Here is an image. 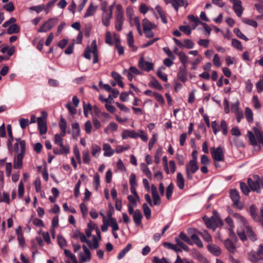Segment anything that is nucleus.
<instances>
[{
  "instance_id": "28",
  "label": "nucleus",
  "mask_w": 263,
  "mask_h": 263,
  "mask_svg": "<svg viewBox=\"0 0 263 263\" xmlns=\"http://www.w3.org/2000/svg\"><path fill=\"white\" fill-rule=\"evenodd\" d=\"M127 42L128 46L132 48L133 51H136L137 50V48L134 46V40L133 32L129 31L127 34Z\"/></svg>"
},
{
  "instance_id": "21",
  "label": "nucleus",
  "mask_w": 263,
  "mask_h": 263,
  "mask_svg": "<svg viewBox=\"0 0 263 263\" xmlns=\"http://www.w3.org/2000/svg\"><path fill=\"white\" fill-rule=\"evenodd\" d=\"M187 70L186 67H180L177 73V78L182 82H185L187 80Z\"/></svg>"
},
{
  "instance_id": "37",
  "label": "nucleus",
  "mask_w": 263,
  "mask_h": 263,
  "mask_svg": "<svg viewBox=\"0 0 263 263\" xmlns=\"http://www.w3.org/2000/svg\"><path fill=\"white\" fill-rule=\"evenodd\" d=\"M93 243L89 240L88 242V246L90 249H96L99 247V239L95 235L92 237Z\"/></svg>"
},
{
  "instance_id": "14",
  "label": "nucleus",
  "mask_w": 263,
  "mask_h": 263,
  "mask_svg": "<svg viewBox=\"0 0 263 263\" xmlns=\"http://www.w3.org/2000/svg\"><path fill=\"white\" fill-rule=\"evenodd\" d=\"M138 66L141 69L146 71H149L154 68V64L152 63L144 61L143 58L140 59Z\"/></svg>"
},
{
  "instance_id": "34",
  "label": "nucleus",
  "mask_w": 263,
  "mask_h": 263,
  "mask_svg": "<svg viewBox=\"0 0 263 263\" xmlns=\"http://www.w3.org/2000/svg\"><path fill=\"white\" fill-rule=\"evenodd\" d=\"M142 215L139 210H136L133 214V219L137 226H139L141 222Z\"/></svg>"
},
{
  "instance_id": "35",
  "label": "nucleus",
  "mask_w": 263,
  "mask_h": 263,
  "mask_svg": "<svg viewBox=\"0 0 263 263\" xmlns=\"http://www.w3.org/2000/svg\"><path fill=\"white\" fill-rule=\"evenodd\" d=\"M59 127L61 129L62 136H65L66 133L67 122L62 117L60 119Z\"/></svg>"
},
{
  "instance_id": "43",
  "label": "nucleus",
  "mask_w": 263,
  "mask_h": 263,
  "mask_svg": "<svg viewBox=\"0 0 263 263\" xmlns=\"http://www.w3.org/2000/svg\"><path fill=\"white\" fill-rule=\"evenodd\" d=\"M254 134L257 137L258 141L259 143H263V133L258 129L257 127H253V128Z\"/></svg>"
},
{
  "instance_id": "60",
  "label": "nucleus",
  "mask_w": 263,
  "mask_h": 263,
  "mask_svg": "<svg viewBox=\"0 0 263 263\" xmlns=\"http://www.w3.org/2000/svg\"><path fill=\"white\" fill-rule=\"evenodd\" d=\"M84 129L86 133L89 134L91 133L92 129V126L91 122L88 120L84 124Z\"/></svg>"
},
{
  "instance_id": "59",
  "label": "nucleus",
  "mask_w": 263,
  "mask_h": 263,
  "mask_svg": "<svg viewBox=\"0 0 263 263\" xmlns=\"http://www.w3.org/2000/svg\"><path fill=\"white\" fill-rule=\"evenodd\" d=\"M248 136L249 137V139L251 144L254 146L256 145H257V141L255 139L254 134L251 131H248Z\"/></svg>"
},
{
  "instance_id": "31",
  "label": "nucleus",
  "mask_w": 263,
  "mask_h": 263,
  "mask_svg": "<svg viewBox=\"0 0 263 263\" xmlns=\"http://www.w3.org/2000/svg\"><path fill=\"white\" fill-rule=\"evenodd\" d=\"M106 221L108 226L112 228V231H116L119 230V226L115 218L109 216V219H106Z\"/></svg>"
},
{
  "instance_id": "5",
  "label": "nucleus",
  "mask_w": 263,
  "mask_h": 263,
  "mask_svg": "<svg viewBox=\"0 0 263 263\" xmlns=\"http://www.w3.org/2000/svg\"><path fill=\"white\" fill-rule=\"evenodd\" d=\"M42 117H38L37 118V122L40 134L44 135L46 133L47 130L46 122V119L47 118V114L46 111H43L42 112Z\"/></svg>"
},
{
  "instance_id": "42",
  "label": "nucleus",
  "mask_w": 263,
  "mask_h": 263,
  "mask_svg": "<svg viewBox=\"0 0 263 263\" xmlns=\"http://www.w3.org/2000/svg\"><path fill=\"white\" fill-rule=\"evenodd\" d=\"M20 27L16 24H13L9 26L7 30V32L9 34L16 33L20 31Z\"/></svg>"
},
{
  "instance_id": "23",
  "label": "nucleus",
  "mask_w": 263,
  "mask_h": 263,
  "mask_svg": "<svg viewBox=\"0 0 263 263\" xmlns=\"http://www.w3.org/2000/svg\"><path fill=\"white\" fill-rule=\"evenodd\" d=\"M84 253L86 256V257H85V256L82 254V252H80L79 254V258L81 262L83 263L85 262H89L91 259V253L88 248L86 250H84Z\"/></svg>"
},
{
  "instance_id": "3",
  "label": "nucleus",
  "mask_w": 263,
  "mask_h": 263,
  "mask_svg": "<svg viewBox=\"0 0 263 263\" xmlns=\"http://www.w3.org/2000/svg\"><path fill=\"white\" fill-rule=\"evenodd\" d=\"M199 169L197 162L190 161L185 165L186 177L189 180L193 179L192 175L195 174Z\"/></svg>"
},
{
  "instance_id": "41",
  "label": "nucleus",
  "mask_w": 263,
  "mask_h": 263,
  "mask_svg": "<svg viewBox=\"0 0 263 263\" xmlns=\"http://www.w3.org/2000/svg\"><path fill=\"white\" fill-rule=\"evenodd\" d=\"M198 233L202 237V238L208 242L212 241V236L207 231H204L203 232H198Z\"/></svg>"
},
{
  "instance_id": "53",
  "label": "nucleus",
  "mask_w": 263,
  "mask_h": 263,
  "mask_svg": "<svg viewBox=\"0 0 263 263\" xmlns=\"http://www.w3.org/2000/svg\"><path fill=\"white\" fill-rule=\"evenodd\" d=\"M116 48L117 49L119 55H122L124 53V47L120 45V40L119 39H117L115 42Z\"/></svg>"
},
{
  "instance_id": "6",
  "label": "nucleus",
  "mask_w": 263,
  "mask_h": 263,
  "mask_svg": "<svg viewBox=\"0 0 263 263\" xmlns=\"http://www.w3.org/2000/svg\"><path fill=\"white\" fill-rule=\"evenodd\" d=\"M117 13L116 16L115 28L118 31H121L124 21L123 12L120 5L117 6Z\"/></svg>"
},
{
  "instance_id": "32",
  "label": "nucleus",
  "mask_w": 263,
  "mask_h": 263,
  "mask_svg": "<svg viewBox=\"0 0 263 263\" xmlns=\"http://www.w3.org/2000/svg\"><path fill=\"white\" fill-rule=\"evenodd\" d=\"M245 225L246 227V233L247 234V236L252 240L255 241L257 239V237L255 233H254L252 228L250 227Z\"/></svg>"
},
{
  "instance_id": "29",
  "label": "nucleus",
  "mask_w": 263,
  "mask_h": 263,
  "mask_svg": "<svg viewBox=\"0 0 263 263\" xmlns=\"http://www.w3.org/2000/svg\"><path fill=\"white\" fill-rule=\"evenodd\" d=\"M224 244L226 248L229 252L231 253H234L235 252L236 247L230 239H226L224 242Z\"/></svg>"
},
{
  "instance_id": "45",
  "label": "nucleus",
  "mask_w": 263,
  "mask_h": 263,
  "mask_svg": "<svg viewBox=\"0 0 263 263\" xmlns=\"http://www.w3.org/2000/svg\"><path fill=\"white\" fill-rule=\"evenodd\" d=\"M191 239L194 241L198 247L202 248L203 247V243L199 237L196 234H193L191 236Z\"/></svg>"
},
{
  "instance_id": "48",
  "label": "nucleus",
  "mask_w": 263,
  "mask_h": 263,
  "mask_svg": "<svg viewBox=\"0 0 263 263\" xmlns=\"http://www.w3.org/2000/svg\"><path fill=\"white\" fill-rule=\"evenodd\" d=\"M163 246L167 249L173 250L177 252H181V250L179 248L177 245H174L170 242H164Z\"/></svg>"
},
{
  "instance_id": "8",
  "label": "nucleus",
  "mask_w": 263,
  "mask_h": 263,
  "mask_svg": "<svg viewBox=\"0 0 263 263\" xmlns=\"http://www.w3.org/2000/svg\"><path fill=\"white\" fill-rule=\"evenodd\" d=\"M212 156L215 161H223L224 160L223 150L222 147L219 146L216 148H211Z\"/></svg>"
},
{
  "instance_id": "15",
  "label": "nucleus",
  "mask_w": 263,
  "mask_h": 263,
  "mask_svg": "<svg viewBox=\"0 0 263 263\" xmlns=\"http://www.w3.org/2000/svg\"><path fill=\"white\" fill-rule=\"evenodd\" d=\"M172 7L176 12L178 11L179 8L181 7H187L189 3L187 0H171V3Z\"/></svg>"
},
{
  "instance_id": "38",
  "label": "nucleus",
  "mask_w": 263,
  "mask_h": 263,
  "mask_svg": "<svg viewBox=\"0 0 263 263\" xmlns=\"http://www.w3.org/2000/svg\"><path fill=\"white\" fill-rule=\"evenodd\" d=\"M72 137L77 138L80 135V128L78 123L76 122L72 124Z\"/></svg>"
},
{
  "instance_id": "10",
  "label": "nucleus",
  "mask_w": 263,
  "mask_h": 263,
  "mask_svg": "<svg viewBox=\"0 0 263 263\" xmlns=\"http://www.w3.org/2000/svg\"><path fill=\"white\" fill-rule=\"evenodd\" d=\"M123 74L127 77L129 81H132L134 75H140L141 72L136 67L131 66L128 70L124 69Z\"/></svg>"
},
{
  "instance_id": "18",
  "label": "nucleus",
  "mask_w": 263,
  "mask_h": 263,
  "mask_svg": "<svg viewBox=\"0 0 263 263\" xmlns=\"http://www.w3.org/2000/svg\"><path fill=\"white\" fill-rule=\"evenodd\" d=\"M121 136L123 139H127L129 137L136 139L139 137V134L137 133L133 130L126 129L123 131Z\"/></svg>"
},
{
  "instance_id": "39",
  "label": "nucleus",
  "mask_w": 263,
  "mask_h": 263,
  "mask_svg": "<svg viewBox=\"0 0 263 263\" xmlns=\"http://www.w3.org/2000/svg\"><path fill=\"white\" fill-rule=\"evenodd\" d=\"M204 222L206 225V226L214 230L215 229L216 227V222L215 218H211L210 219H205L204 218Z\"/></svg>"
},
{
  "instance_id": "57",
  "label": "nucleus",
  "mask_w": 263,
  "mask_h": 263,
  "mask_svg": "<svg viewBox=\"0 0 263 263\" xmlns=\"http://www.w3.org/2000/svg\"><path fill=\"white\" fill-rule=\"evenodd\" d=\"M245 114L247 120L249 122H252L253 119V116L251 109L248 107L246 108L245 110Z\"/></svg>"
},
{
  "instance_id": "16",
  "label": "nucleus",
  "mask_w": 263,
  "mask_h": 263,
  "mask_svg": "<svg viewBox=\"0 0 263 263\" xmlns=\"http://www.w3.org/2000/svg\"><path fill=\"white\" fill-rule=\"evenodd\" d=\"M152 195L153 199V203L155 205H159L161 203V199L158 194L157 189L154 184L151 186Z\"/></svg>"
},
{
  "instance_id": "58",
  "label": "nucleus",
  "mask_w": 263,
  "mask_h": 263,
  "mask_svg": "<svg viewBox=\"0 0 263 263\" xmlns=\"http://www.w3.org/2000/svg\"><path fill=\"white\" fill-rule=\"evenodd\" d=\"M174 185L171 183L166 188V196L167 199H170L173 192Z\"/></svg>"
},
{
  "instance_id": "1",
  "label": "nucleus",
  "mask_w": 263,
  "mask_h": 263,
  "mask_svg": "<svg viewBox=\"0 0 263 263\" xmlns=\"http://www.w3.org/2000/svg\"><path fill=\"white\" fill-rule=\"evenodd\" d=\"M91 53L93 54V63L96 64L98 62V51L97 46V42L95 40L91 42L90 46H87L84 53V57L88 60L91 59Z\"/></svg>"
},
{
  "instance_id": "52",
  "label": "nucleus",
  "mask_w": 263,
  "mask_h": 263,
  "mask_svg": "<svg viewBox=\"0 0 263 263\" xmlns=\"http://www.w3.org/2000/svg\"><path fill=\"white\" fill-rule=\"evenodd\" d=\"M175 241L176 242L177 246L178 247H181L183 250L189 252V247L179 238H175Z\"/></svg>"
},
{
  "instance_id": "9",
  "label": "nucleus",
  "mask_w": 263,
  "mask_h": 263,
  "mask_svg": "<svg viewBox=\"0 0 263 263\" xmlns=\"http://www.w3.org/2000/svg\"><path fill=\"white\" fill-rule=\"evenodd\" d=\"M65 136H62V134H57L54 135V142L55 144L59 145L61 148H63L65 151V154H67L69 153V146L68 145H64L63 144V137Z\"/></svg>"
},
{
  "instance_id": "55",
  "label": "nucleus",
  "mask_w": 263,
  "mask_h": 263,
  "mask_svg": "<svg viewBox=\"0 0 263 263\" xmlns=\"http://www.w3.org/2000/svg\"><path fill=\"white\" fill-rule=\"evenodd\" d=\"M240 187L241 192L246 195H248L250 192V187L244 182H240Z\"/></svg>"
},
{
  "instance_id": "40",
  "label": "nucleus",
  "mask_w": 263,
  "mask_h": 263,
  "mask_svg": "<svg viewBox=\"0 0 263 263\" xmlns=\"http://www.w3.org/2000/svg\"><path fill=\"white\" fill-rule=\"evenodd\" d=\"M97 7L93 6L92 4H91L87 8L84 15V17H87L88 16L92 15L95 13Z\"/></svg>"
},
{
  "instance_id": "64",
  "label": "nucleus",
  "mask_w": 263,
  "mask_h": 263,
  "mask_svg": "<svg viewBox=\"0 0 263 263\" xmlns=\"http://www.w3.org/2000/svg\"><path fill=\"white\" fill-rule=\"evenodd\" d=\"M213 64L217 67H219L221 66V64L220 57L217 53L214 55V57L213 59Z\"/></svg>"
},
{
  "instance_id": "50",
  "label": "nucleus",
  "mask_w": 263,
  "mask_h": 263,
  "mask_svg": "<svg viewBox=\"0 0 263 263\" xmlns=\"http://www.w3.org/2000/svg\"><path fill=\"white\" fill-rule=\"evenodd\" d=\"M143 210L144 214V215L147 219L150 218L151 216V210L147 205V204L145 203L143 204L142 205Z\"/></svg>"
},
{
  "instance_id": "30",
  "label": "nucleus",
  "mask_w": 263,
  "mask_h": 263,
  "mask_svg": "<svg viewBox=\"0 0 263 263\" xmlns=\"http://www.w3.org/2000/svg\"><path fill=\"white\" fill-rule=\"evenodd\" d=\"M249 259L252 262L256 263L259 260L263 259V257L259 256L257 252L251 251L248 254Z\"/></svg>"
},
{
  "instance_id": "51",
  "label": "nucleus",
  "mask_w": 263,
  "mask_h": 263,
  "mask_svg": "<svg viewBox=\"0 0 263 263\" xmlns=\"http://www.w3.org/2000/svg\"><path fill=\"white\" fill-rule=\"evenodd\" d=\"M132 248V245L130 243H128L126 247L124 248L118 254V258L119 259H121L122 258L125 254L128 252L130 249Z\"/></svg>"
},
{
  "instance_id": "22",
  "label": "nucleus",
  "mask_w": 263,
  "mask_h": 263,
  "mask_svg": "<svg viewBox=\"0 0 263 263\" xmlns=\"http://www.w3.org/2000/svg\"><path fill=\"white\" fill-rule=\"evenodd\" d=\"M84 253L86 256V257H85V256L82 254V252H80L79 254V258L81 262L83 263L85 262H89L91 259V253L88 248L86 250H84Z\"/></svg>"
},
{
  "instance_id": "36",
  "label": "nucleus",
  "mask_w": 263,
  "mask_h": 263,
  "mask_svg": "<svg viewBox=\"0 0 263 263\" xmlns=\"http://www.w3.org/2000/svg\"><path fill=\"white\" fill-rule=\"evenodd\" d=\"M149 87L155 88L158 90H162V87L158 80L154 77L152 78L149 84Z\"/></svg>"
},
{
  "instance_id": "47",
  "label": "nucleus",
  "mask_w": 263,
  "mask_h": 263,
  "mask_svg": "<svg viewBox=\"0 0 263 263\" xmlns=\"http://www.w3.org/2000/svg\"><path fill=\"white\" fill-rule=\"evenodd\" d=\"M141 168L143 172L146 175V176L149 179H152V173L149 169V168L147 167V166L144 163H142L141 165Z\"/></svg>"
},
{
  "instance_id": "63",
  "label": "nucleus",
  "mask_w": 263,
  "mask_h": 263,
  "mask_svg": "<svg viewBox=\"0 0 263 263\" xmlns=\"http://www.w3.org/2000/svg\"><path fill=\"white\" fill-rule=\"evenodd\" d=\"M179 28L180 31L183 32L187 35H190L191 33L192 29L190 26H180Z\"/></svg>"
},
{
  "instance_id": "12",
  "label": "nucleus",
  "mask_w": 263,
  "mask_h": 263,
  "mask_svg": "<svg viewBox=\"0 0 263 263\" xmlns=\"http://www.w3.org/2000/svg\"><path fill=\"white\" fill-rule=\"evenodd\" d=\"M16 143L14 144V149L17 154L25 155L26 151V142L24 140L16 139Z\"/></svg>"
},
{
  "instance_id": "49",
  "label": "nucleus",
  "mask_w": 263,
  "mask_h": 263,
  "mask_svg": "<svg viewBox=\"0 0 263 263\" xmlns=\"http://www.w3.org/2000/svg\"><path fill=\"white\" fill-rule=\"evenodd\" d=\"M91 148L92 156L97 157V154H99L101 151V147L97 144H92Z\"/></svg>"
},
{
  "instance_id": "2",
  "label": "nucleus",
  "mask_w": 263,
  "mask_h": 263,
  "mask_svg": "<svg viewBox=\"0 0 263 263\" xmlns=\"http://www.w3.org/2000/svg\"><path fill=\"white\" fill-rule=\"evenodd\" d=\"M247 182L251 190L256 191L257 193L260 192L261 186H263L262 180L256 175H253L252 178H248Z\"/></svg>"
},
{
  "instance_id": "24",
  "label": "nucleus",
  "mask_w": 263,
  "mask_h": 263,
  "mask_svg": "<svg viewBox=\"0 0 263 263\" xmlns=\"http://www.w3.org/2000/svg\"><path fill=\"white\" fill-rule=\"evenodd\" d=\"M208 249L212 254L215 256H219L221 254L220 248L213 243H209L207 246Z\"/></svg>"
},
{
  "instance_id": "7",
  "label": "nucleus",
  "mask_w": 263,
  "mask_h": 263,
  "mask_svg": "<svg viewBox=\"0 0 263 263\" xmlns=\"http://www.w3.org/2000/svg\"><path fill=\"white\" fill-rule=\"evenodd\" d=\"M59 22L57 17H53L46 21L39 29V32H46L52 29Z\"/></svg>"
},
{
  "instance_id": "25",
  "label": "nucleus",
  "mask_w": 263,
  "mask_h": 263,
  "mask_svg": "<svg viewBox=\"0 0 263 263\" xmlns=\"http://www.w3.org/2000/svg\"><path fill=\"white\" fill-rule=\"evenodd\" d=\"M142 26L143 31L152 30L157 28L156 25L154 23H151L146 18L142 20Z\"/></svg>"
},
{
  "instance_id": "44",
  "label": "nucleus",
  "mask_w": 263,
  "mask_h": 263,
  "mask_svg": "<svg viewBox=\"0 0 263 263\" xmlns=\"http://www.w3.org/2000/svg\"><path fill=\"white\" fill-rule=\"evenodd\" d=\"M179 57V60L183 66L182 67H186L187 63H188L187 57L183 52H179L178 53Z\"/></svg>"
},
{
  "instance_id": "13",
  "label": "nucleus",
  "mask_w": 263,
  "mask_h": 263,
  "mask_svg": "<svg viewBox=\"0 0 263 263\" xmlns=\"http://www.w3.org/2000/svg\"><path fill=\"white\" fill-rule=\"evenodd\" d=\"M233 4V9L238 17H241L243 12V8L240 0H229Z\"/></svg>"
},
{
  "instance_id": "11",
  "label": "nucleus",
  "mask_w": 263,
  "mask_h": 263,
  "mask_svg": "<svg viewBox=\"0 0 263 263\" xmlns=\"http://www.w3.org/2000/svg\"><path fill=\"white\" fill-rule=\"evenodd\" d=\"M174 41L180 48H186L187 49H192L195 45L194 43L190 39H185L183 42H181L179 40L174 38Z\"/></svg>"
},
{
  "instance_id": "19",
  "label": "nucleus",
  "mask_w": 263,
  "mask_h": 263,
  "mask_svg": "<svg viewBox=\"0 0 263 263\" xmlns=\"http://www.w3.org/2000/svg\"><path fill=\"white\" fill-rule=\"evenodd\" d=\"M64 252L65 256L68 258L65 261L66 263H78L76 256L70 250L65 249Z\"/></svg>"
},
{
  "instance_id": "56",
  "label": "nucleus",
  "mask_w": 263,
  "mask_h": 263,
  "mask_svg": "<svg viewBox=\"0 0 263 263\" xmlns=\"http://www.w3.org/2000/svg\"><path fill=\"white\" fill-rule=\"evenodd\" d=\"M233 32L237 35V36L240 39L246 41H248L249 40L248 38L246 37L238 28H234Z\"/></svg>"
},
{
  "instance_id": "26",
  "label": "nucleus",
  "mask_w": 263,
  "mask_h": 263,
  "mask_svg": "<svg viewBox=\"0 0 263 263\" xmlns=\"http://www.w3.org/2000/svg\"><path fill=\"white\" fill-rule=\"evenodd\" d=\"M112 14L110 12H103L102 16V24L105 26H108L110 24V21L112 17Z\"/></svg>"
},
{
  "instance_id": "46",
  "label": "nucleus",
  "mask_w": 263,
  "mask_h": 263,
  "mask_svg": "<svg viewBox=\"0 0 263 263\" xmlns=\"http://www.w3.org/2000/svg\"><path fill=\"white\" fill-rule=\"evenodd\" d=\"M117 129L118 125L116 123L111 122L108 124L107 127L104 129V131L105 133H107L109 131L114 132L117 130Z\"/></svg>"
},
{
  "instance_id": "4",
  "label": "nucleus",
  "mask_w": 263,
  "mask_h": 263,
  "mask_svg": "<svg viewBox=\"0 0 263 263\" xmlns=\"http://www.w3.org/2000/svg\"><path fill=\"white\" fill-rule=\"evenodd\" d=\"M230 197L233 201V205L239 210H241L243 204L240 201V197L238 191L235 189L231 190L230 192Z\"/></svg>"
},
{
  "instance_id": "27",
  "label": "nucleus",
  "mask_w": 263,
  "mask_h": 263,
  "mask_svg": "<svg viewBox=\"0 0 263 263\" xmlns=\"http://www.w3.org/2000/svg\"><path fill=\"white\" fill-rule=\"evenodd\" d=\"M103 150L104 151V156L110 157L115 153V151L111 148L110 145L108 143L103 144Z\"/></svg>"
},
{
  "instance_id": "62",
  "label": "nucleus",
  "mask_w": 263,
  "mask_h": 263,
  "mask_svg": "<svg viewBox=\"0 0 263 263\" xmlns=\"http://www.w3.org/2000/svg\"><path fill=\"white\" fill-rule=\"evenodd\" d=\"M157 136L158 135L157 134H154L153 135L152 138L150 139L148 143V149L151 150L153 148L154 145L157 141Z\"/></svg>"
},
{
  "instance_id": "17",
  "label": "nucleus",
  "mask_w": 263,
  "mask_h": 263,
  "mask_svg": "<svg viewBox=\"0 0 263 263\" xmlns=\"http://www.w3.org/2000/svg\"><path fill=\"white\" fill-rule=\"evenodd\" d=\"M25 155L17 154L14 158L13 167L15 169L22 168L23 166V159Z\"/></svg>"
},
{
  "instance_id": "33",
  "label": "nucleus",
  "mask_w": 263,
  "mask_h": 263,
  "mask_svg": "<svg viewBox=\"0 0 263 263\" xmlns=\"http://www.w3.org/2000/svg\"><path fill=\"white\" fill-rule=\"evenodd\" d=\"M176 183L179 189L182 190L184 186V179L181 173L177 174Z\"/></svg>"
},
{
  "instance_id": "20",
  "label": "nucleus",
  "mask_w": 263,
  "mask_h": 263,
  "mask_svg": "<svg viewBox=\"0 0 263 263\" xmlns=\"http://www.w3.org/2000/svg\"><path fill=\"white\" fill-rule=\"evenodd\" d=\"M155 10L158 14L159 17L161 18L163 23L166 24L167 23V19L166 15V12L163 9L159 6L157 5L155 7Z\"/></svg>"
},
{
  "instance_id": "54",
  "label": "nucleus",
  "mask_w": 263,
  "mask_h": 263,
  "mask_svg": "<svg viewBox=\"0 0 263 263\" xmlns=\"http://www.w3.org/2000/svg\"><path fill=\"white\" fill-rule=\"evenodd\" d=\"M242 21L244 23L251 26L254 28H256L258 26L257 23L253 20H250L247 18H242Z\"/></svg>"
},
{
  "instance_id": "61",
  "label": "nucleus",
  "mask_w": 263,
  "mask_h": 263,
  "mask_svg": "<svg viewBox=\"0 0 263 263\" xmlns=\"http://www.w3.org/2000/svg\"><path fill=\"white\" fill-rule=\"evenodd\" d=\"M232 45L238 50H242L243 49V47L240 42L236 39L232 40Z\"/></svg>"
}]
</instances>
